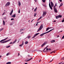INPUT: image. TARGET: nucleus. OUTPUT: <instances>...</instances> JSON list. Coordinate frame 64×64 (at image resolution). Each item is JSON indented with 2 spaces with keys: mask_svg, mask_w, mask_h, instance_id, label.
<instances>
[{
  "mask_svg": "<svg viewBox=\"0 0 64 64\" xmlns=\"http://www.w3.org/2000/svg\"><path fill=\"white\" fill-rule=\"evenodd\" d=\"M12 17H13L14 18H15V17H16V14H14L13 15H12Z\"/></svg>",
  "mask_w": 64,
  "mask_h": 64,
  "instance_id": "obj_12",
  "label": "nucleus"
},
{
  "mask_svg": "<svg viewBox=\"0 0 64 64\" xmlns=\"http://www.w3.org/2000/svg\"><path fill=\"white\" fill-rule=\"evenodd\" d=\"M11 62H8L6 63V64H11Z\"/></svg>",
  "mask_w": 64,
  "mask_h": 64,
  "instance_id": "obj_25",
  "label": "nucleus"
},
{
  "mask_svg": "<svg viewBox=\"0 0 64 64\" xmlns=\"http://www.w3.org/2000/svg\"><path fill=\"white\" fill-rule=\"evenodd\" d=\"M12 44H13L14 43V42H12Z\"/></svg>",
  "mask_w": 64,
  "mask_h": 64,
  "instance_id": "obj_46",
  "label": "nucleus"
},
{
  "mask_svg": "<svg viewBox=\"0 0 64 64\" xmlns=\"http://www.w3.org/2000/svg\"><path fill=\"white\" fill-rule=\"evenodd\" d=\"M52 53H53V52H50V54H52Z\"/></svg>",
  "mask_w": 64,
  "mask_h": 64,
  "instance_id": "obj_57",
  "label": "nucleus"
},
{
  "mask_svg": "<svg viewBox=\"0 0 64 64\" xmlns=\"http://www.w3.org/2000/svg\"><path fill=\"white\" fill-rule=\"evenodd\" d=\"M46 12H43V13L42 14V16H43V17H44V16H45V15H46Z\"/></svg>",
  "mask_w": 64,
  "mask_h": 64,
  "instance_id": "obj_9",
  "label": "nucleus"
},
{
  "mask_svg": "<svg viewBox=\"0 0 64 64\" xmlns=\"http://www.w3.org/2000/svg\"><path fill=\"white\" fill-rule=\"evenodd\" d=\"M8 38H5L4 39H3L0 41V42H2L3 41H5Z\"/></svg>",
  "mask_w": 64,
  "mask_h": 64,
  "instance_id": "obj_8",
  "label": "nucleus"
},
{
  "mask_svg": "<svg viewBox=\"0 0 64 64\" xmlns=\"http://www.w3.org/2000/svg\"><path fill=\"white\" fill-rule=\"evenodd\" d=\"M56 19H58L59 18V16H57L56 17Z\"/></svg>",
  "mask_w": 64,
  "mask_h": 64,
  "instance_id": "obj_26",
  "label": "nucleus"
},
{
  "mask_svg": "<svg viewBox=\"0 0 64 64\" xmlns=\"http://www.w3.org/2000/svg\"><path fill=\"white\" fill-rule=\"evenodd\" d=\"M50 0H49V2H50L49 3H50Z\"/></svg>",
  "mask_w": 64,
  "mask_h": 64,
  "instance_id": "obj_55",
  "label": "nucleus"
},
{
  "mask_svg": "<svg viewBox=\"0 0 64 64\" xmlns=\"http://www.w3.org/2000/svg\"><path fill=\"white\" fill-rule=\"evenodd\" d=\"M60 7H61V6H60L59 8H60Z\"/></svg>",
  "mask_w": 64,
  "mask_h": 64,
  "instance_id": "obj_64",
  "label": "nucleus"
},
{
  "mask_svg": "<svg viewBox=\"0 0 64 64\" xmlns=\"http://www.w3.org/2000/svg\"><path fill=\"white\" fill-rule=\"evenodd\" d=\"M51 50V49L50 48L48 49V48H46V50H47V51L48 50Z\"/></svg>",
  "mask_w": 64,
  "mask_h": 64,
  "instance_id": "obj_27",
  "label": "nucleus"
},
{
  "mask_svg": "<svg viewBox=\"0 0 64 64\" xmlns=\"http://www.w3.org/2000/svg\"><path fill=\"white\" fill-rule=\"evenodd\" d=\"M47 42H45L42 45V47L44 45H45L47 44Z\"/></svg>",
  "mask_w": 64,
  "mask_h": 64,
  "instance_id": "obj_6",
  "label": "nucleus"
},
{
  "mask_svg": "<svg viewBox=\"0 0 64 64\" xmlns=\"http://www.w3.org/2000/svg\"><path fill=\"white\" fill-rule=\"evenodd\" d=\"M34 20V19H33L32 20L31 22H33V20Z\"/></svg>",
  "mask_w": 64,
  "mask_h": 64,
  "instance_id": "obj_44",
  "label": "nucleus"
},
{
  "mask_svg": "<svg viewBox=\"0 0 64 64\" xmlns=\"http://www.w3.org/2000/svg\"><path fill=\"white\" fill-rule=\"evenodd\" d=\"M39 34V33H38L34 35V36L32 38L33 39V38H35L36 36L37 35H38Z\"/></svg>",
  "mask_w": 64,
  "mask_h": 64,
  "instance_id": "obj_7",
  "label": "nucleus"
},
{
  "mask_svg": "<svg viewBox=\"0 0 64 64\" xmlns=\"http://www.w3.org/2000/svg\"><path fill=\"white\" fill-rule=\"evenodd\" d=\"M14 20V18H12L11 19V20Z\"/></svg>",
  "mask_w": 64,
  "mask_h": 64,
  "instance_id": "obj_42",
  "label": "nucleus"
},
{
  "mask_svg": "<svg viewBox=\"0 0 64 64\" xmlns=\"http://www.w3.org/2000/svg\"><path fill=\"white\" fill-rule=\"evenodd\" d=\"M42 16L40 17V18H39L37 20V21H38L40 19H41L42 18Z\"/></svg>",
  "mask_w": 64,
  "mask_h": 64,
  "instance_id": "obj_17",
  "label": "nucleus"
},
{
  "mask_svg": "<svg viewBox=\"0 0 64 64\" xmlns=\"http://www.w3.org/2000/svg\"><path fill=\"white\" fill-rule=\"evenodd\" d=\"M2 57V56H0V58H1V57Z\"/></svg>",
  "mask_w": 64,
  "mask_h": 64,
  "instance_id": "obj_53",
  "label": "nucleus"
},
{
  "mask_svg": "<svg viewBox=\"0 0 64 64\" xmlns=\"http://www.w3.org/2000/svg\"><path fill=\"white\" fill-rule=\"evenodd\" d=\"M9 5H10V2H8L6 4L5 6L6 7H7V6H9Z\"/></svg>",
  "mask_w": 64,
  "mask_h": 64,
  "instance_id": "obj_5",
  "label": "nucleus"
},
{
  "mask_svg": "<svg viewBox=\"0 0 64 64\" xmlns=\"http://www.w3.org/2000/svg\"><path fill=\"white\" fill-rule=\"evenodd\" d=\"M49 6L50 9H51L52 10H53L52 9V8L51 6V5L50 4V3H49Z\"/></svg>",
  "mask_w": 64,
  "mask_h": 64,
  "instance_id": "obj_10",
  "label": "nucleus"
},
{
  "mask_svg": "<svg viewBox=\"0 0 64 64\" xmlns=\"http://www.w3.org/2000/svg\"><path fill=\"white\" fill-rule=\"evenodd\" d=\"M53 22H56V20H54V21Z\"/></svg>",
  "mask_w": 64,
  "mask_h": 64,
  "instance_id": "obj_52",
  "label": "nucleus"
},
{
  "mask_svg": "<svg viewBox=\"0 0 64 64\" xmlns=\"http://www.w3.org/2000/svg\"><path fill=\"white\" fill-rule=\"evenodd\" d=\"M50 4H51V6L52 7H53V6H54V5L53 4V3H52V2H51Z\"/></svg>",
  "mask_w": 64,
  "mask_h": 64,
  "instance_id": "obj_11",
  "label": "nucleus"
},
{
  "mask_svg": "<svg viewBox=\"0 0 64 64\" xmlns=\"http://www.w3.org/2000/svg\"><path fill=\"white\" fill-rule=\"evenodd\" d=\"M56 5H57V4H56L54 7H56Z\"/></svg>",
  "mask_w": 64,
  "mask_h": 64,
  "instance_id": "obj_36",
  "label": "nucleus"
},
{
  "mask_svg": "<svg viewBox=\"0 0 64 64\" xmlns=\"http://www.w3.org/2000/svg\"><path fill=\"white\" fill-rule=\"evenodd\" d=\"M42 1L44 3H45V1H46V0H42Z\"/></svg>",
  "mask_w": 64,
  "mask_h": 64,
  "instance_id": "obj_31",
  "label": "nucleus"
},
{
  "mask_svg": "<svg viewBox=\"0 0 64 64\" xmlns=\"http://www.w3.org/2000/svg\"><path fill=\"white\" fill-rule=\"evenodd\" d=\"M20 10H19V11H18L19 13H20Z\"/></svg>",
  "mask_w": 64,
  "mask_h": 64,
  "instance_id": "obj_40",
  "label": "nucleus"
},
{
  "mask_svg": "<svg viewBox=\"0 0 64 64\" xmlns=\"http://www.w3.org/2000/svg\"><path fill=\"white\" fill-rule=\"evenodd\" d=\"M37 7H36V8L34 10V12H36V10H37Z\"/></svg>",
  "mask_w": 64,
  "mask_h": 64,
  "instance_id": "obj_20",
  "label": "nucleus"
},
{
  "mask_svg": "<svg viewBox=\"0 0 64 64\" xmlns=\"http://www.w3.org/2000/svg\"><path fill=\"white\" fill-rule=\"evenodd\" d=\"M21 2H18V6H21Z\"/></svg>",
  "mask_w": 64,
  "mask_h": 64,
  "instance_id": "obj_16",
  "label": "nucleus"
},
{
  "mask_svg": "<svg viewBox=\"0 0 64 64\" xmlns=\"http://www.w3.org/2000/svg\"><path fill=\"white\" fill-rule=\"evenodd\" d=\"M41 61V60H40L39 61V62H40V61Z\"/></svg>",
  "mask_w": 64,
  "mask_h": 64,
  "instance_id": "obj_59",
  "label": "nucleus"
},
{
  "mask_svg": "<svg viewBox=\"0 0 64 64\" xmlns=\"http://www.w3.org/2000/svg\"><path fill=\"white\" fill-rule=\"evenodd\" d=\"M3 25H5V21H4V20L3 21Z\"/></svg>",
  "mask_w": 64,
  "mask_h": 64,
  "instance_id": "obj_19",
  "label": "nucleus"
},
{
  "mask_svg": "<svg viewBox=\"0 0 64 64\" xmlns=\"http://www.w3.org/2000/svg\"><path fill=\"white\" fill-rule=\"evenodd\" d=\"M10 47V46H6V48H9Z\"/></svg>",
  "mask_w": 64,
  "mask_h": 64,
  "instance_id": "obj_34",
  "label": "nucleus"
},
{
  "mask_svg": "<svg viewBox=\"0 0 64 64\" xmlns=\"http://www.w3.org/2000/svg\"><path fill=\"white\" fill-rule=\"evenodd\" d=\"M62 5H63V4L62 3V4H60V6H62Z\"/></svg>",
  "mask_w": 64,
  "mask_h": 64,
  "instance_id": "obj_39",
  "label": "nucleus"
},
{
  "mask_svg": "<svg viewBox=\"0 0 64 64\" xmlns=\"http://www.w3.org/2000/svg\"><path fill=\"white\" fill-rule=\"evenodd\" d=\"M55 42V40H53L50 41V42L52 43L54 42Z\"/></svg>",
  "mask_w": 64,
  "mask_h": 64,
  "instance_id": "obj_14",
  "label": "nucleus"
},
{
  "mask_svg": "<svg viewBox=\"0 0 64 64\" xmlns=\"http://www.w3.org/2000/svg\"><path fill=\"white\" fill-rule=\"evenodd\" d=\"M36 15V14H34V17H35Z\"/></svg>",
  "mask_w": 64,
  "mask_h": 64,
  "instance_id": "obj_38",
  "label": "nucleus"
},
{
  "mask_svg": "<svg viewBox=\"0 0 64 64\" xmlns=\"http://www.w3.org/2000/svg\"><path fill=\"white\" fill-rule=\"evenodd\" d=\"M60 2H62V0H59Z\"/></svg>",
  "mask_w": 64,
  "mask_h": 64,
  "instance_id": "obj_47",
  "label": "nucleus"
},
{
  "mask_svg": "<svg viewBox=\"0 0 64 64\" xmlns=\"http://www.w3.org/2000/svg\"><path fill=\"white\" fill-rule=\"evenodd\" d=\"M54 28H53L52 29L50 30H49V31L48 32H46L40 35V36H43V35H44V34H47V33H49V32H51V31H52V30H54Z\"/></svg>",
  "mask_w": 64,
  "mask_h": 64,
  "instance_id": "obj_1",
  "label": "nucleus"
},
{
  "mask_svg": "<svg viewBox=\"0 0 64 64\" xmlns=\"http://www.w3.org/2000/svg\"><path fill=\"white\" fill-rule=\"evenodd\" d=\"M30 37H31V36H28V39H29L30 38Z\"/></svg>",
  "mask_w": 64,
  "mask_h": 64,
  "instance_id": "obj_23",
  "label": "nucleus"
},
{
  "mask_svg": "<svg viewBox=\"0 0 64 64\" xmlns=\"http://www.w3.org/2000/svg\"><path fill=\"white\" fill-rule=\"evenodd\" d=\"M4 14H5V12H4L3 14H2V15H3Z\"/></svg>",
  "mask_w": 64,
  "mask_h": 64,
  "instance_id": "obj_43",
  "label": "nucleus"
},
{
  "mask_svg": "<svg viewBox=\"0 0 64 64\" xmlns=\"http://www.w3.org/2000/svg\"><path fill=\"white\" fill-rule=\"evenodd\" d=\"M49 28V29H51V28H51H51Z\"/></svg>",
  "mask_w": 64,
  "mask_h": 64,
  "instance_id": "obj_50",
  "label": "nucleus"
},
{
  "mask_svg": "<svg viewBox=\"0 0 64 64\" xmlns=\"http://www.w3.org/2000/svg\"><path fill=\"white\" fill-rule=\"evenodd\" d=\"M36 2H37V0H34Z\"/></svg>",
  "mask_w": 64,
  "mask_h": 64,
  "instance_id": "obj_49",
  "label": "nucleus"
},
{
  "mask_svg": "<svg viewBox=\"0 0 64 64\" xmlns=\"http://www.w3.org/2000/svg\"><path fill=\"white\" fill-rule=\"evenodd\" d=\"M32 59V58H30V59L27 60H26V62H27V61H30V60H31V59Z\"/></svg>",
  "mask_w": 64,
  "mask_h": 64,
  "instance_id": "obj_15",
  "label": "nucleus"
},
{
  "mask_svg": "<svg viewBox=\"0 0 64 64\" xmlns=\"http://www.w3.org/2000/svg\"><path fill=\"white\" fill-rule=\"evenodd\" d=\"M52 61H53V60H51V61H50L49 62H52Z\"/></svg>",
  "mask_w": 64,
  "mask_h": 64,
  "instance_id": "obj_45",
  "label": "nucleus"
},
{
  "mask_svg": "<svg viewBox=\"0 0 64 64\" xmlns=\"http://www.w3.org/2000/svg\"><path fill=\"white\" fill-rule=\"evenodd\" d=\"M25 43L26 44H27L28 43V42L26 41L25 42Z\"/></svg>",
  "mask_w": 64,
  "mask_h": 64,
  "instance_id": "obj_24",
  "label": "nucleus"
},
{
  "mask_svg": "<svg viewBox=\"0 0 64 64\" xmlns=\"http://www.w3.org/2000/svg\"><path fill=\"white\" fill-rule=\"evenodd\" d=\"M52 53H54V51L52 52Z\"/></svg>",
  "mask_w": 64,
  "mask_h": 64,
  "instance_id": "obj_63",
  "label": "nucleus"
},
{
  "mask_svg": "<svg viewBox=\"0 0 64 64\" xmlns=\"http://www.w3.org/2000/svg\"><path fill=\"white\" fill-rule=\"evenodd\" d=\"M54 11L55 12H56V13H57V12H58V11H57V10L56 8H55V7H54Z\"/></svg>",
  "mask_w": 64,
  "mask_h": 64,
  "instance_id": "obj_4",
  "label": "nucleus"
},
{
  "mask_svg": "<svg viewBox=\"0 0 64 64\" xmlns=\"http://www.w3.org/2000/svg\"><path fill=\"white\" fill-rule=\"evenodd\" d=\"M10 53H8L6 54V56H8V55H10Z\"/></svg>",
  "mask_w": 64,
  "mask_h": 64,
  "instance_id": "obj_22",
  "label": "nucleus"
},
{
  "mask_svg": "<svg viewBox=\"0 0 64 64\" xmlns=\"http://www.w3.org/2000/svg\"><path fill=\"white\" fill-rule=\"evenodd\" d=\"M23 32H21V34H22V33H23Z\"/></svg>",
  "mask_w": 64,
  "mask_h": 64,
  "instance_id": "obj_58",
  "label": "nucleus"
},
{
  "mask_svg": "<svg viewBox=\"0 0 64 64\" xmlns=\"http://www.w3.org/2000/svg\"><path fill=\"white\" fill-rule=\"evenodd\" d=\"M47 48V46L46 48H45L43 50V52H44L45 50V49H46V48Z\"/></svg>",
  "mask_w": 64,
  "mask_h": 64,
  "instance_id": "obj_32",
  "label": "nucleus"
},
{
  "mask_svg": "<svg viewBox=\"0 0 64 64\" xmlns=\"http://www.w3.org/2000/svg\"><path fill=\"white\" fill-rule=\"evenodd\" d=\"M22 31H23V29H22L20 30V32H22Z\"/></svg>",
  "mask_w": 64,
  "mask_h": 64,
  "instance_id": "obj_35",
  "label": "nucleus"
},
{
  "mask_svg": "<svg viewBox=\"0 0 64 64\" xmlns=\"http://www.w3.org/2000/svg\"><path fill=\"white\" fill-rule=\"evenodd\" d=\"M16 41H17V39H16L15 40L14 42H13L14 43H15V42H16Z\"/></svg>",
  "mask_w": 64,
  "mask_h": 64,
  "instance_id": "obj_28",
  "label": "nucleus"
},
{
  "mask_svg": "<svg viewBox=\"0 0 64 64\" xmlns=\"http://www.w3.org/2000/svg\"><path fill=\"white\" fill-rule=\"evenodd\" d=\"M43 28V25L42 24L39 28L38 29V30L37 31V32H38V31H40V30H41Z\"/></svg>",
  "mask_w": 64,
  "mask_h": 64,
  "instance_id": "obj_2",
  "label": "nucleus"
},
{
  "mask_svg": "<svg viewBox=\"0 0 64 64\" xmlns=\"http://www.w3.org/2000/svg\"><path fill=\"white\" fill-rule=\"evenodd\" d=\"M39 22H37V23L36 24V26H37V25H38L37 24H38V23H39Z\"/></svg>",
  "mask_w": 64,
  "mask_h": 64,
  "instance_id": "obj_37",
  "label": "nucleus"
},
{
  "mask_svg": "<svg viewBox=\"0 0 64 64\" xmlns=\"http://www.w3.org/2000/svg\"><path fill=\"white\" fill-rule=\"evenodd\" d=\"M24 44L23 43L22 44H20V45H19V46L20 47H22V46H23L22 45H23V44Z\"/></svg>",
  "mask_w": 64,
  "mask_h": 64,
  "instance_id": "obj_18",
  "label": "nucleus"
},
{
  "mask_svg": "<svg viewBox=\"0 0 64 64\" xmlns=\"http://www.w3.org/2000/svg\"><path fill=\"white\" fill-rule=\"evenodd\" d=\"M58 16L59 18H61L62 17V15H59Z\"/></svg>",
  "mask_w": 64,
  "mask_h": 64,
  "instance_id": "obj_21",
  "label": "nucleus"
},
{
  "mask_svg": "<svg viewBox=\"0 0 64 64\" xmlns=\"http://www.w3.org/2000/svg\"><path fill=\"white\" fill-rule=\"evenodd\" d=\"M49 28H47L46 30V31H48V30H49Z\"/></svg>",
  "mask_w": 64,
  "mask_h": 64,
  "instance_id": "obj_29",
  "label": "nucleus"
},
{
  "mask_svg": "<svg viewBox=\"0 0 64 64\" xmlns=\"http://www.w3.org/2000/svg\"><path fill=\"white\" fill-rule=\"evenodd\" d=\"M4 29L3 28H2L1 29H0V32H1V31H2Z\"/></svg>",
  "mask_w": 64,
  "mask_h": 64,
  "instance_id": "obj_30",
  "label": "nucleus"
},
{
  "mask_svg": "<svg viewBox=\"0 0 64 64\" xmlns=\"http://www.w3.org/2000/svg\"><path fill=\"white\" fill-rule=\"evenodd\" d=\"M28 22H30V20H29L28 21Z\"/></svg>",
  "mask_w": 64,
  "mask_h": 64,
  "instance_id": "obj_62",
  "label": "nucleus"
},
{
  "mask_svg": "<svg viewBox=\"0 0 64 64\" xmlns=\"http://www.w3.org/2000/svg\"><path fill=\"white\" fill-rule=\"evenodd\" d=\"M33 9H34V8H33L32 9V10H33Z\"/></svg>",
  "mask_w": 64,
  "mask_h": 64,
  "instance_id": "obj_60",
  "label": "nucleus"
},
{
  "mask_svg": "<svg viewBox=\"0 0 64 64\" xmlns=\"http://www.w3.org/2000/svg\"><path fill=\"white\" fill-rule=\"evenodd\" d=\"M28 57H30V55H28Z\"/></svg>",
  "mask_w": 64,
  "mask_h": 64,
  "instance_id": "obj_51",
  "label": "nucleus"
},
{
  "mask_svg": "<svg viewBox=\"0 0 64 64\" xmlns=\"http://www.w3.org/2000/svg\"><path fill=\"white\" fill-rule=\"evenodd\" d=\"M11 40V39H10L7 40H5L3 42H1V43H6L7 42H9V41H10Z\"/></svg>",
  "mask_w": 64,
  "mask_h": 64,
  "instance_id": "obj_3",
  "label": "nucleus"
},
{
  "mask_svg": "<svg viewBox=\"0 0 64 64\" xmlns=\"http://www.w3.org/2000/svg\"><path fill=\"white\" fill-rule=\"evenodd\" d=\"M13 10H12L11 11V12L10 13V15H11L12 14V13H13Z\"/></svg>",
  "mask_w": 64,
  "mask_h": 64,
  "instance_id": "obj_13",
  "label": "nucleus"
},
{
  "mask_svg": "<svg viewBox=\"0 0 64 64\" xmlns=\"http://www.w3.org/2000/svg\"><path fill=\"white\" fill-rule=\"evenodd\" d=\"M62 22H64V18L63 19V20H62Z\"/></svg>",
  "mask_w": 64,
  "mask_h": 64,
  "instance_id": "obj_33",
  "label": "nucleus"
},
{
  "mask_svg": "<svg viewBox=\"0 0 64 64\" xmlns=\"http://www.w3.org/2000/svg\"><path fill=\"white\" fill-rule=\"evenodd\" d=\"M19 53H18V56H19Z\"/></svg>",
  "mask_w": 64,
  "mask_h": 64,
  "instance_id": "obj_54",
  "label": "nucleus"
},
{
  "mask_svg": "<svg viewBox=\"0 0 64 64\" xmlns=\"http://www.w3.org/2000/svg\"><path fill=\"white\" fill-rule=\"evenodd\" d=\"M62 59H63V60H64V58H62Z\"/></svg>",
  "mask_w": 64,
  "mask_h": 64,
  "instance_id": "obj_61",
  "label": "nucleus"
},
{
  "mask_svg": "<svg viewBox=\"0 0 64 64\" xmlns=\"http://www.w3.org/2000/svg\"><path fill=\"white\" fill-rule=\"evenodd\" d=\"M62 32V30H61L60 32Z\"/></svg>",
  "mask_w": 64,
  "mask_h": 64,
  "instance_id": "obj_56",
  "label": "nucleus"
},
{
  "mask_svg": "<svg viewBox=\"0 0 64 64\" xmlns=\"http://www.w3.org/2000/svg\"><path fill=\"white\" fill-rule=\"evenodd\" d=\"M60 36H57V38H58V37H59Z\"/></svg>",
  "mask_w": 64,
  "mask_h": 64,
  "instance_id": "obj_48",
  "label": "nucleus"
},
{
  "mask_svg": "<svg viewBox=\"0 0 64 64\" xmlns=\"http://www.w3.org/2000/svg\"><path fill=\"white\" fill-rule=\"evenodd\" d=\"M12 44V42H10V44Z\"/></svg>",
  "mask_w": 64,
  "mask_h": 64,
  "instance_id": "obj_41",
  "label": "nucleus"
}]
</instances>
